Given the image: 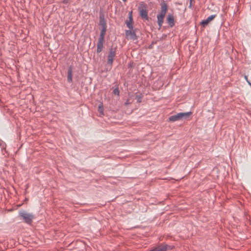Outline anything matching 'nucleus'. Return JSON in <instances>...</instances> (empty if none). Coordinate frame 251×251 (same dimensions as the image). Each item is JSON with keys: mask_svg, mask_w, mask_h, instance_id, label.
<instances>
[{"mask_svg": "<svg viewBox=\"0 0 251 251\" xmlns=\"http://www.w3.org/2000/svg\"><path fill=\"white\" fill-rule=\"evenodd\" d=\"M167 8V3L163 1L161 3V12L157 15V23L160 27H161L163 23L164 18L166 14Z\"/></svg>", "mask_w": 251, "mask_h": 251, "instance_id": "nucleus-1", "label": "nucleus"}, {"mask_svg": "<svg viewBox=\"0 0 251 251\" xmlns=\"http://www.w3.org/2000/svg\"><path fill=\"white\" fill-rule=\"evenodd\" d=\"M191 114V112L178 113L176 115L170 116L169 118V120L170 122H174L177 121L186 119Z\"/></svg>", "mask_w": 251, "mask_h": 251, "instance_id": "nucleus-2", "label": "nucleus"}, {"mask_svg": "<svg viewBox=\"0 0 251 251\" xmlns=\"http://www.w3.org/2000/svg\"><path fill=\"white\" fill-rule=\"evenodd\" d=\"M19 214L20 216L23 218L24 221L27 224L31 223L33 218V216L31 214L27 213L25 211H21L19 213Z\"/></svg>", "mask_w": 251, "mask_h": 251, "instance_id": "nucleus-3", "label": "nucleus"}, {"mask_svg": "<svg viewBox=\"0 0 251 251\" xmlns=\"http://www.w3.org/2000/svg\"><path fill=\"white\" fill-rule=\"evenodd\" d=\"M116 55V48H111L107 56V64L111 66Z\"/></svg>", "mask_w": 251, "mask_h": 251, "instance_id": "nucleus-4", "label": "nucleus"}, {"mask_svg": "<svg viewBox=\"0 0 251 251\" xmlns=\"http://www.w3.org/2000/svg\"><path fill=\"white\" fill-rule=\"evenodd\" d=\"M126 35L130 39L135 40L137 39V37L134 31H131V30L126 31Z\"/></svg>", "mask_w": 251, "mask_h": 251, "instance_id": "nucleus-5", "label": "nucleus"}, {"mask_svg": "<svg viewBox=\"0 0 251 251\" xmlns=\"http://www.w3.org/2000/svg\"><path fill=\"white\" fill-rule=\"evenodd\" d=\"M216 17L215 15H212L208 17L206 19L203 20L201 22V25H203V26H205L211 20L214 19V18Z\"/></svg>", "mask_w": 251, "mask_h": 251, "instance_id": "nucleus-6", "label": "nucleus"}, {"mask_svg": "<svg viewBox=\"0 0 251 251\" xmlns=\"http://www.w3.org/2000/svg\"><path fill=\"white\" fill-rule=\"evenodd\" d=\"M167 247V245H161L150 251H166Z\"/></svg>", "mask_w": 251, "mask_h": 251, "instance_id": "nucleus-7", "label": "nucleus"}, {"mask_svg": "<svg viewBox=\"0 0 251 251\" xmlns=\"http://www.w3.org/2000/svg\"><path fill=\"white\" fill-rule=\"evenodd\" d=\"M106 28H101L100 30V36L98 41L104 42V35L105 34Z\"/></svg>", "mask_w": 251, "mask_h": 251, "instance_id": "nucleus-8", "label": "nucleus"}, {"mask_svg": "<svg viewBox=\"0 0 251 251\" xmlns=\"http://www.w3.org/2000/svg\"><path fill=\"white\" fill-rule=\"evenodd\" d=\"M100 25L101 28H106V22L103 15L100 16Z\"/></svg>", "mask_w": 251, "mask_h": 251, "instance_id": "nucleus-9", "label": "nucleus"}, {"mask_svg": "<svg viewBox=\"0 0 251 251\" xmlns=\"http://www.w3.org/2000/svg\"><path fill=\"white\" fill-rule=\"evenodd\" d=\"M140 14L141 17L147 20L148 19V13L147 10L145 9L142 8L140 9Z\"/></svg>", "mask_w": 251, "mask_h": 251, "instance_id": "nucleus-10", "label": "nucleus"}, {"mask_svg": "<svg viewBox=\"0 0 251 251\" xmlns=\"http://www.w3.org/2000/svg\"><path fill=\"white\" fill-rule=\"evenodd\" d=\"M167 20L169 25L171 26H173L174 25V19L173 16L171 14H169L168 15Z\"/></svg>", "mask_w": 251, "mask_h": 251, "instance_id": "nucleus-11", "label": "nucleus"}, {"mask_svg": "<svg viewBox=\"0 0 251 251\" xmlns=\"http://www.w3.org/2000/svg\"><path fill=\"white\" fill-rule=\"evenodd\" d=\"M103 42L98 41V43H97V53H100L102 51V48H103Z\"/></svg>", "mask_w": 251, "mask_h": 251, "instance_id": "nucleus-12", "label": "nucleus"}, {"mask_svg": "<svg viewBox=\"0 0 251 251\" xmlns=\"http://www.w3.org/2000/svg\"><path fill=\"white\" fill-rule=\"evenodd\" d=\"M67 81L71 83L72 82V70L71 68L68 69V75H67Z\"/></svg>", "mask_w": 251, "mask_h": 251, "instance_id": "nucleus-13", "label": "nucleus"}, {"mask_svg": "<svg viewBox=\"0 0 251 251\" xmlns=\"http://www.w3.org/2000/svg\"><path fill=\"white\" fill-rule=\"evenodd\" d=\"M98 108L99 112L101 114H103V106L102 103H100V104H99Z\"/></svg>", "mask_w": 251, "mask_h": 251, "instance_id": "nucleus-14", "label": "nucleus"}, {"mask_svg": "<svg viewBox=\"0 0 251 251\" xmlns=\"http://www.w3.org/2000/svg\"><path fill=\"white\" fill-rule=\"evenodd\" d=\"M126 26L130 30L132 29H133L132 21H130V20H129L128 22H126Z\"/></svg>", "mask_w": 251, "mask_h": 251, "instance_id": "nucleus-15", "label": "nucleus"}, {"mask_svg": "<svg viewBox=\"0 0 251 251\" xmlns=\"http://www.w3.org/2000/svg\"><path fill=\"white\" fill-rule=\"evenodd\" d=\"M113 93L117 96H119L120 92L118 87H116L113 90Z\"/></svg>", "mask_w": 251, "mask_h": 251, "instance_id": "nucleus-16", "label": "nucleus"}, {"mask_svg": "<svg viewBox=\"0 0 251 251\" xmlns=\"http://www.w3.org/2000/svg\"><path fill=\"white\" fill-rule=\"evenodd\" d=\"M136 98L137 99V101L138 102H141L142 98L140 96H139V95L136 96Z\"/></svg>", "mask_w": 251, "mask_h": 251, "instance_id": "nucleus-17", "label": "nucleus"}, {"mask_svg": "<svg viewBox=\"0 0 251 251\" xmlns=\"http://www.w3.org/2000/svg\"><path fill=\"white\" fill-rule=\"evenodd\" d=\"M132 11H130L129 13V20H130V21H132Z\"/></svg>", "mask_w": 251, "mask_h": 251, "instance_id": "nucleus-18", "label": "nucleus"}, {"mask_svg": "<svg viewBox=\"0 0 251 251\" xmlns=\"http://www.w3.org/2000/svg\"><path fill=\"white\" fill-rule=\"evenodd\" d=\"M194 0H190V4H189V8H191L192 7V2L193 1H194Z\"/></svg>", "mask_w": 251, "mask_h": 251, "instance_id": "nucleus-19", "label": "nucleus"}, {"mask_svg": "<svg viewBox=\"0 0 251 251\" xmlns=\"http://www.w3.org/2000/svg\"><path fill=\"white\" fill-rule=\"evenodd\" d=\"M130 103V102L129 101V100H126V101L125 102V104L127 105H128Z\"/></svg>", "mask_w": 251, "mask_h": 251, "instance_id": "nucleus-20", "label": "nucleus"}, {"mask_svg": "<svg viewBox=\"0 0 251 251\" xmlns=\"http://www.w3.org/2000/svg\"><path fill=\"white\" fill-rule=\"evenodd\" d=\"M69 0H63V2L64 3H67Z\"/></svg>", "mask_w": 251, "mask_h": 251, "instance_id": "nucleus-21", "label": "nucleus"}, {"mask_svg": "<svg viewBox=\"0 0 251 251\" xmlns=\"http://www.w3.org/2000/svg\"><path fill=\"white\" fill-rule=\"evenodd\" d=\"M245 78L246 79V80H247V81H249V80H248V76L245 75Z\"/></svg>", "mask_w": 251, "mask_h": 251, "instance_id": "nucleus-22", "label": "nucleus"}, {"mask_svg": "<svg viewBox=\"0 0 251 251\" xmlns=\"http://www.w3.org/2000/svg\"><path fill=\"white\" fill-rule=\"evenodd\" d=\"M247 82H248V83H249V84L250 86H251V82L249 80V81H248Z\"/></svg>", "mask_w": 251, "mask_h": 251, "instance_id": "nucleus-23", "label": "nucleus"}, {"mask_svg": "<svg viewBox=\"0 0 251 251\" xmlns=\"http://www.w3.org/2000/svg\"><path fill=\"white\" fill-rule=\"evenodd\" d=\"M123 0L124 1H126V0Z\"/></svg>", "mask_w": 251, "mask_h": 251, "instance_id": "nucleus-24", "label": "nucleus"}]
</instances>
